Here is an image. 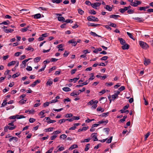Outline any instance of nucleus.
I'll use <instances>...</instances> for the list:
<instances>
[{
    "label": "nucleus",
    "instance_id": "44",
    "mask_svg": "<svg viewBox=\"0 0 153 153\" xmlns=\"http://www.w3.org/2000/svg\"><path fill=\"white\" fill-rule=\"evenodd\" d=\"M25 49L26 50L31 51H34V49L30 47H29L28 48H26Z\"/></svg>",
    "mask_w": 153,
    "mask_h": 153
},
{
    "label": "nucleus",
    "instance_id": "23",
    "mask_svg": "<svg viewBox=\"0 0 153 153\" xmlns=\"http://www.w3.org/2000/svg\"><path fill=\"white\" fill-rule=\"evenodd\" d=\"M150 63V61L149 59H145L144 61V64L145 65H147Z\"/></svg>",
    "mask_w": 153,
    "mask_h": 153
},
{
    "label": "nucleus",
    "instance_id": "57",
    "mask_svg": "<svg viewBox=\"0 0 153 153\" xmlns=\"http://www.w3.org/2000/svg\"><path fill=\"white\" fill-rule=\"evenodd\" d=\"M118 97V96L116 95L115 94L112 96V99L114 100Z\"/></svg>",
    "mask_w": 153,
    "mask_h": 153
},
{
    "label": "nucleus",
    "instance_id": "36",
    "mask_svg": "<svg viewBox=\"0 0 153 153\" xmlns=\"http://www.w3.org/2000/svg\"><path fill=\"white\" fill-rule=\"evenodd\" d=\"M112 138H113V137L111 136L110 137V138L107 140L106 143H110L111 142V141L112 139Z\"/></svg>",
    "mask_w": 153,
    "mask_h": 153
},
{
    "label": "nucleus",
    "instance_id": "63",
    "mask_svg": "<svg viewBox=\"0 0 153 153\" xmlns=\"http://www.w3.org/2000/svg\"><path fill=\"white\" fill-rule=\"evenodd\" d=\"M90 13L95 15L96 14V12L94 10H92L90 11Z\"/></svg>",
    "mask_w": 153,
    "mask_h": 153
},
{
    "label": "nucleus",
    "instance_id": "30",
    "mask_svg": "<svg viewBox=\"0 0 153 153\" xmlns=\"http://www.w3.org/2000/svg\"><path fill=\"white\" fill-rule=\"evenodd\" d=\"M67 136L65 134H62L60 136V138L61 139H63L65 140L67 137Z\"/></svg>",
    "mask_w": 153,
    "mask_h": 153
},
{
    "label": "nucleus",
    "instance_id": "8",
    "mask_svg": "<svg viewBox=\"0 0 153 153\" xmlns=\"http://www.w3.org/2000/svg\"><path fill=\"white\" fill-rule=\"evenodd\" d=\"M122 45L123 46H122V48L123 50L128 49L129 48V45L127 44H126L125 43Z\"/></svg>",
    "mask_w": 153,
    "mask_h": 153
},
{
    "label": "nucleus",
    "instance_id": "31",
    "mask_svg": "<svg viewBox=\"0 0 153 153\" xmlns=\"http://www.w3.org/2000/svg\"><path fill=\"white\" fill-rule=\"evenodd\" d=\"M29 27L28 26L27 27H24L21 30V32H24L26 31L27 30Z\"/></svg>",
    "mask_w": 153,
    "mask_h": 153
},
{
    "label": "nucleus",
    "instance_id": "39",
    "mask_svg": "<svg viewBox=\"0 0 153 153\" xmlns=\"http://www.w3.org/2000/svg\"><path fill=\"white\" fill-rule=\"evenodd\" d=\"M78 10L79 13L80 14L82 15L83 14L84 11L82 10H81V9H78Z\"/></svg>",
    "mask_w": 153,
    "mask_h": 153
},
{
    "label": "nucleus",
    "instance_id": "41",
    "mask_svg": "<svg viewBox=\"0 0 153 153\" xmlns=\"http://www.w3.org/2000/svg\"><path fill=\"white\" fill-rule=\"evenodd\" d=\"M7 100L6 99L4 100L1 104V106L2 107L4 106L7 103Z\"/></svg>",
    "mask_w": 153,
    "mask_h": 153
},
{
    "label": "nucleus",
    "instance_id": "47",
    "mask_svg": "<svg viewBox=\"0 0 153 153\" xmlns=\"http://www.w3.org/2000/svg\"><path fill=\"white\" fill-rule=\"evenodd\" d=\"M46 65H45L44 66H43L42 68H41V69H39V72L43 71L44 70L45 68H46Z\"/></svg>",
    "mask_w": 153,
    "mask_h": 153
},
{
    "label": "nucleus",
    "instance_id": "55",
    "mask_svg": "<svg viewBox=\"0 0 153 153\" xmlns=\"http://www.w3.org/2000/svg\"><path fill=\"white\" fill-rule=\"evenodd\" d=\"M19 75V74L18 73H16L15 74H14L12 76V78H15L16 77H17Z\"/></svg>",
    "mask_w": 153,
    "mask_h": 153
},
{
    "label": "nucleus",
    "instance_id": "28",
    "mask_svg": "<svg viewBox=\"0 0 153 153\" xmlns=\"http://www.w3.org/2000/svg\"><path fill=\"white\" fill-rule=\"evenodd\" d=\"M41 58L40 57H37L34 59V61L35 62H37L40 61Z\"/></svg>",
    "mask_w": 153,
    "mask_h": 153
},
{
    "label": "nucleus",
    "instance_id": "18",
    "mask_svg": "<svg viewBox=\"0 0 153 153\" xmlns=\"http://www.w3.org/2000/svg\"><path fill=\"white\" fill-rule=\"evenodd\" d=\"M14 31V30L11 29H5L4 32L6 33H11Z\"/></svg>",
    "mask_w": 153,
    "mask_h": 153
},
{
    "label": "nucleus",
    "instance_id": "49",
    "mask_svg": "<svg viewBox=\"0 0 153 153\" xmlns=\"http://www.w3.org/2000/svg\"><path fill=\"white\" fill-rule=\"evenodd\" d=\"M16 126H8V129L10 130H13L14 129H15L16 128Z\"/></svg>",
    "mask_w": 153,
    "mask_h": 153
},
{
    "label": "nucleus",
    "instance_id": "17",
    "mask_svg": "<svg viewBox=\"0 0 153 153\" xmlns=\"http://www.w3.org/2000/svg\"><path fill=\"white\" fill-rule=\"evenodd\" d=\"M88 128V127H84L82 128H80L78 129V132H80V131H85Z\"/></svg>",
    "mask_w": 153,
    "mask_h": 153
},
{
    "label": "nucleus",
    "instance_id": "53",
    "mask_svg": "<svg viewBox=\"0 0 153 153\" xmlns=\"http://www.w3.org/2000/svg\"><path fill=\"white\" fill-rule=\"evenodd\" d=\"M108 58V57L107 56H104L100 59L102 60H106Z\"/></svg>",
    "mask_w": 153,
    "mask_h": 153
},
{
    "label": "nucleus",
    "instance_id": "54",
    "mask_svg": "<svg viewBox=\"0 0 153 153\" xmlns=\"http://www.w3.org/2000/svg\"><path fill=\"white\" fill-rule=\"evenodd\" d=\"M85 3L88 5H91V4H92V3L89 1H86L85 2Z\"/></svg>",
    "mask_w": 153,
    "mask_h": 153
},
{
    "label": "nucleus",
    "instance_id": "7",
    "mask_svg": "<svg viewBox=\"0 0 153 153\" xmlns=\"http://www.w3.org/2000/svg\"><path fill=\"white\" fill-rule=\"evenodd\" d=\"M28 62L27 60L25 59L22 62V64L20 65L21 68H25L26 65V63Z\"/></svg>",
    "mask_w": 153,
    "mask_h": 153
},
{
    "label": "nucleus",
    "instance_id": "1",
    "mask_svg": "<svg viewBox=\"0 0 153 153\" xmlns=\"http://www.w3.org/2000/svg\"><path fill=\"white\" fill-rule=\"evenodd\" d=\"M98 102V101L97 100L94 101L93 100H91L89 102H88L87 105H92L91 108L92 109H95L97 107V104Z\"/></svg>",
    "mask_w": 153,
    "mask_h": 153
},
{
    "label": "nucleus",
    "instance_id": "26",
    "mask_svg": "<svg viewBox=\"0 0 153 153\" xmlns=\"http://www.w3.org/2000/svg\"><path fill=\"white\" fill-rule=\"evenodd\" d=\"M53 127L50 128H46L45 129L44 131L45 132H48V131H51L53 130Z\"/></svg>",
    "mask_w": 153,
    "mask_h": 153
},
{
    "label": "nucleus",
    "instance_id": "45",
    "mask_svg": "<svg viewBox=\"0 0 153 153\" xmlns=\"http://www.w3.org/2000/svg\"><path fill=\"white\" fill-rule=\"evenodd\" d=\"M26 69L28 71H30L32 70V68L31 66H27V68H26Z\"/></svg>",
    "mask_w": 153,
    "mask_h": 153
},
{
    "label": "nucleus",
    "instance_id": "22",
    "mask_svg": "<svg viewBox=\"0 0 153 153\" xmlns=\"http://www.w3.org/2000/svg\"><path fill=\"white\" fill-rule=\"evenodd\" d=\"M41 15L40 13H38L34 15V17L35 19H39L41 18Z\"/></svg>",
    "mask_w": 153,
    "mask_h": 153
},
{
    "label": "nucleus",
    "instance_id": "46",
    "mask_svg": "<svg viewBox=\"0 0 153 153\" xmlns=\"http://www.w3.org/2000/svg\"><path fill=\"white\" fill-rule=\"evenodd\" d=\"M75 91H74L73 92L71 93L70 94V95L72 96H77V95H79V94H76L75 92H74Z\"/></svg>",
    "mask_w": 153,
    "mask_h": 153
},
{
    "label": "nucleus",
    "instance_id": "10",
    "mask_svg": "<svg viewBox=\"0 0 153 153\" xmlns=\"http://www.w3.org/2000/svg\"><path fill=\"white\" fill-rule=\"evenodd\" d=\"M134 19L137 20V22H142L143 21V19L142 18H139V17H135L133 18Z\"/></svg>",
    "mask_w": 153,
    "mask_h": 153
},
{
    "label": "nucleus",
    "instance_id": "25",
    "mask_svg": "<svg viewBox=\"0 0 153 153\" xmlns=\"http://www.w3.org/2000/svg\"><path fill=\"white\" fill-rule=\"evenodd\" d=\"M97 111H100L101 112H104V109L103 108H101L100 107H99L97 108Z\"/></svg>",
    "mask_w": 153,
    "mask_h": 153
},
{
    "label": "nucleus",
    "instance_id": "43",
    "mask_svg": "<svg viewBox=\"0 0 153 153\" xmlns=\"http://www.w3.org/2000/svg\"><path fill=\"white\" fill-rule=\"evenodd\" d=\"M73 116V115L71 114H67L65 116V117L66 118H70L72 117Z\"/></svg>",
    "mask_w": 153,
    "mask_h": 153
},
{
    "label": "nucleus",
    "instance_id": "52",
    "mask_svg": "<svg viewBox=\"0 0 153 153\" xmlns=\"http://www.w3.org/2000/svg\"><path fill=\"white\" fill-rule=\"evenodd\" d=\"M125 87L124 86H121L120 88L118 89V90L121 91L125 90Z\"/></svg>",
    "mask_w": 153,
    "mask_h": 153
},
{
    "label": "nucleus",
    "instance_id": "34",
    "mask_svg": "<svg viewBox=\"0 0 153 153\" xmlns=\"http://www.w3.org/2000/svg\"><path fill=\"white\" fill-rule=\"evenodd\" d=\"M109 115V112H107L106 113H103L101 114V116L102 117H106L107 116Z\"/></svg>",
    "mask_w": 153,
    "mask_h": 153
},
{
    "label": "nucleus",
    "instance_id": "15",
    "mask_svg": "<svg viewBox=\"0 0 153 153\" xmlns=\"http://www.w3.org/2000/svg\"><path fill=\"white\" fill-rule=\"evenodd\" d=\"M118 40L120 42V43L122 45H123L126 43V42L125 40L122 38H119Z\"/></svg>",
    "mask_w": 153,
    "mask_h": 153
},
{
    "label": "nucleus",
    "instance_id": "58",
    "mask_svg": "<svg viewBox=\"0 0 153 153\" xmlns=\"http://www.w3.org/2000/svg\"><path fill=\"white\" fill-rule=\"evenodd\" d=\"M35 119L33 118H30L29 120V122L30 123H33L35 121Z\"/></svg>",
    "mask_w": 153,
    "mask_h": 153
},
{
    "label": "nucleus",
    "instance_id": "3",
    "mask_svg": "<svg viewBox=\"0 0 153 153\" xmlns=\"http://www.w3.org/2000/svg\"><path fill=\"white\" fill-rule=\"evenodd\" d=\"M87 19L89 21L97 22L99 21L97 18L93 16H89L87 18Z\"/></svg>",
    "mask_w": 153,
    "mask_h": 153
},
{
    "label": "nucleus",
    "instance_id": "48",
    "mask_svg": "<svg viewBox=\"0 0 153 153\" xmlns=\"http://www.w3.org/2000/svg\"><path fill=\"white\" fill-rule=\"evenodd\" d=\"M65 119H61L58 122V123L61 124L62 123H65Z\"/></svg>",
    "mask_w": 153,
    "mask_h": 153
},
{
    "label": "nucleus",
    "instance_id": "62",
    "mask_svg": "<svg viewBox=\"0 0 153 153\" xmlns=\"http://www.w3.org/2000/svg\"><path fill=\"white\" fill-rule=\"evenodd\" d=\"M109 26L114 27H116L117 26V25L115 24L112 23H110V24L109 25Z\"/></svg>",
    "mask_w": 153,
    "mask_h": 153
},
{
    "label": "nucleus",
    "instance_id": "42",
    "mask_svg": "<svg viewBox=\"0 0 153 153\" xmlns=\"http://www.w3.org/2000/svg\"><path fill=\"white\" fill-rule=\"evenodd\" d=\"M150 134L149 132H148L145 135V140H147V138L149 137Z\"/></svg>",
    "mask_w": 153,
    "mask_h": 153
},
{
    "label": "nucleus",
    "instance_id": "20",
    "mask_svg": "<svg viewBox=\"0 0 153 153\" xmlns=\"http://www.w3.org/2000/svg\"><path fill=\"white\" fill-rule=\"evenodd\" d=\"M127 10V8L126 7H125L124 8H121L119 9V11L122 13H124L125 11Z\"/></svg>",
    "mask_w": 153,
    "mask_h": 153
},
{
    "label": "nucleus",
    "instance_id": "61",
    "mask_svg": "<svg viewBox=\"0 0 153 153\" xmlns=\"http://www.w3.org/2000/svg\"><path fill=\"white\" fill-rule=\"evenodd\" d=\"M69 52L67 51H65L64 53L63 54V56L64 57L67 56L69 54Z\"/></svg>",
    "mask_w": 153,
    "mask_h": 153
},
{
    "label": "nucleus",
    "instance_id": "51",
    "mask_svg": "<svg viewBox=\"0 0 153 153\" xmlns=\"http://www.w3.org/2000/svg\"><path fill=\"white\" fill-rule=\"evenodd\" d=\"M131 6H133L134 7H137V6L136 2L135 1H134V2H133V1H132V2L131 3Z\"/></svg>",
    "mask_w": 153,
    "mask_h": 153
},
{
    "label": "nucleus",
    "instance_id": "27",
    "mask_svg": "<svg viewBox=\"0 0 153 153\" xmlns=\"http://www.w3.org/2000/svg\"><path fill=\"white\" fill-rule=\"evenodd\" d=\"M99 25V24H95L93 23H89L88 24V26H92V27H96L98 25Z\"/></svg>",
    "mask_w": 153,
    "mask_h": 153
},
{
    "label": "nucleus",
    "instance_id": "32",
    "mask_svg": "<svg viewBox=\"0 0 153 153\" xmlns=\"http://www.w3.org/2000/svg\"><path fill=\"white\" fill-rule=\"evenodd\" d=\"M58 20L59 21H65V18L62 16L59 17L58 18Z\"/></svg>",
    "mask_w": 153,
    "mask_h": 153
},
{
    "label": "nucleus",
    "instance_id": "29",
    "mask_svg": "<svg viewBox=\"0 0 153 153\" xmlns=\"http://www.w3.org/2000/svg\"><path fill=\"white\" fill-rule=\"evenodd\" d=\"M53 82L52 81L50 80H49L46 83V85L51 86L53 84Z\"/></svg>",
    "mask_w": 153,
    "mask_h": 153
},
{
    "label": "nucleus",
    "instance_id": "16",
    "mask_svg": "<svg viewBox=\"0 0 153 153\" xmlns=\"http://www.w3.org/2000/svg\"><path fill=\"white\" fill-rule=\"evenodd\" d=\"M18 138L15 137H12L11 136L10 138L9 139V141L11 142L13 140H14L15 141H18Z\"/></svg>",
    "mask_w": 153,
    "mask_h": 153
},
{
    "label": "nucleus",
    "instance_id": "35",
    "mask_svg": "<svg viewBox=\"0 0 153 153\" xmlns=\"http://www.w3.org/2000/svg\"><path fill=\"white\" fill-rule=\"evenodd\" d=\"M90 145V144H88L86 145L85 148V151H87L88 150L89 148Z\"/></svg>",
    "mask_w": 153,
    "mask_h": 153
},
{
    "label": "nucleus",
    "instance_id": "13",
    "mask_svg": "<svg viewBox=\"0 0 153 153\" xmlns=\"http://www.w3.org/2000/svg\"><path fill=\"white\" fill-rule=\"evenodd\" d=\"M78 147V145L76 144H74L71 146L69 148V150H72L73 149L77 148Z\"/></svg>",
    "mask_w": 153,
    "mask_h": 153
},
{
    "label": "nucleus",
    "instance_id": "33",
    "mask_svg": "<svg viewBox=\"0 0 153 153\" xmlns=\"http://www.w3.org/2000/svg\"><path fill=\"white\" fill-rule=\"evenodd\" d=\"M90 34L94 36H99L101 37L100 36H99L97 35L95 33L91 31L90 33Z\"/></svg>",
    "mask_w": 153,
    "mask_h": 153
},
{
    "label": "nucleus",
    "instance_id": "19",
    "mask_svg": "<svg viewBox=\"0 0 153 153\" xmlns=\"http://www.w3.org/2000/svg\"><path fill=\"white\" fill-rule=\"evenodd\" d=\"M16 63V61H13L7 64V66H10L11 65H15Z\"/></svg>",
    "mask_w": 153,
    "mask_h": 153
},
{
    "label": "nucleus",
    "instance_id": "38",
    "mask_svg": "<svg viewBox=\"0 0 153 153\" xmlns=\"http://www.w3.org/2000/svg\"><path fill=\"white\" fill-rule=\"evenodd\" d=\"M61 131L60 130H57L55 131L53 133V134H59L61 133Z\"/></svg>",
    "mask_w": 153,
    "mask_h": 153
},
{
    "label": "nucleus",
    "instance_id": "40",
    "mask_svg": "<svg viewBox=\"0 0 153 153\" xmlns=\"http://www.w3.org/2000/svg\"><path fill=\"white\" fill-rule=\"evenodd\" d=\"M56 69V68L55 66H53V67L51 68L49 70L48 73H51L52 71L55 70Z\"/></svg>",
    "mask_w": 153,
    "mask_h": 153
},
{
    "label": "nucleus",
    "instance_id": "5",
    "mask_svg": "<svg viewBox=\"0 0 153 153\" xmlns=\"http://www.w3.org/2000/svg\"><path fill=\"white\" fill-rule=\"evenodd\" d=\"M91 137L93 138V140L94 141H98V140L97 138V133H93L91 135Z\"/></svg>",
    "mask_w": 153,
    "mask_h": 153
},
{
    "label": "nucleus",
    "instance_id": "50",
    "mask_svg": "<svg viewBox=\"0 0 153 153\" xmlns=\"http://www.w3.org/2000/svg\"><path fill=\"white\" fill-rule=\"evenodd\" d=\"M127 34L128 35L131 39H133V36L132 35V34L128 32H127Z\"/></svg>",
    "mask_w": 153,
    "mask_h": 153
},
{
    "label": "nucleus",
    "instance_id": "2",
    "mask_svg": "<svg viewBox=\"0 0 153 153\" xmlns=\"http://www.w3.org/2000/svg\"><path fill=\"white\" fill-rule=\"evenodd\" d=\"M139 44L143 49H147L149 48V46L146 43L143 41H140Z\"/></svg>",
    "mask_w": 153,
    "mask_h": 153
},
{
    "label": "nucleus",
    "instance_id": "14",
    "mask_svg": "<svg viewBox=\"0 0 153 153\" xmlns=\"http://www.w3.org/2000/svg\"><path fill=\"white\" fill-rule=\"evenodd\" d=\"M120 17V16L118 15H111L110 16V18H113L115 19H117L118 17Z\"/></svg>",
    "mask_w": 153,
    "mask_h": 153
},
{
    "label": "nucleus",
    "instance_id": "11",
    "mask_svg": "<svg viewBox=\"0 0 153 153\" xmlns=\"http://www.w3.org/2000/svg\"><path fill=\"white\" fill-rule=\"evenodd\" d=\"M80 124L79 123H75L74 124V126L73 127H71L69 129L71 130H75L76 127V126L79 125Z\"/></svg>",
    "mask_w": 153,
    "mask_h": 153
},
{
    "label": "nucleus",
    "instance_id": "59",
    "mask_svg": "<svg viewBox=\"0 0 153 153\" xmlns=\"http://www.w3.org/2000/svg\"><path fill=\"white\" fill-rule=\"evenodd\" d=\"M56 121L55 120L49 119V121H47V123L48 124H50L51 123H53L54 122H55Z\"/></svg>",
    "mask_w": 153,
    "mask_h": 153
},
{
    "label": "nucleus",
    "instance_id": "12",
    "mask_svg": "<svg viewBox=\"0 0 153 153\" xmlns=\"http://www.w3.org/2000/svg\"><path fill=\"white\" fill-rule=\"evenodd\" d=\"M104 8L107 10L110 11H111L112 10V7L108 5H106L104 7Z\"/></svg>",
    "mask_w": 153,
    "mask_h": 153
},
{
    "label": "nucleus",
    "instance_id": "60",
    "mask_svg": "<svg viewBox=\"0 0 153 153\" xmlns=\"http://www.w3.org/2000/svg\"><path fill=\"white\" fill-rule=\"evenodd\" d=\"M91 74L92 75V76L91 77L89 78L88 80H93L94 79V78L93 77L94 75V73H92Z\"/></svg>",
    "mask_w": 153,
    "mask_h": 153
},
{
    "label": "nucleus",
    "instance_id": "64",
    "mask_svg": "<svg viewBox=\"0 0 153 153\" xmlns=\"http://www.w3.org/2000/svg\"><path fill=\"white\" fill-rule=\"evenodd\" d=\"M41 105V103L39 102H37L34 105V107H36Z\"/></svg>",
    "mask_w": 153,
    "mask_h": 153
},
{
    "label": "nucleus",
    "instance_id": "56",
    "mask_svg": "<svg viewBox=\"0 0 153 153\" xmlns=\"http://www.w3.org/2000/svg\"><path fill=\"white\" fill-rule=\"evenodd\" d=\"M65 22H66L67 23H73V21L70 19H68L66 20L65 21Z\"/></svg>",
    "mask_w": 153,
    "mask_h": 153
},
{
    "label": "nucleus",
    "instance_id": "4",
    "mask_svg": "<svg viewBox=\"0 0 153 153\" xmlns=\"http://www.w3.org/2000/svg\"><path fill=\"white\" fill-rule=\"evenodd\" d=\"M101 4V3L100 2L94 3L91 4V6L93 8L97 9V7L100 6Z\"/></svg>",
    "mask_w": 153,
    "mask_h": 153
},
{
    "label": "nucleus",
    "instance_id": "24",
    "mask_svg": "<svg viewBox=\"0 0 153 153\" xmlns=\"http://www.w3.org/2000/svg\"><path fill=\"white\" fill-rule=\"evenodd\" d=\"M16 116V118L18 119H21L25 118V117L23 115H17Z\"/></svg>",
    "mask_w": 153,
    "mask_h": 153
},
{
    "label": "nucleus",
    "instance_id": "6",
    "mask_svg": "<svg viewBox=\"0 0 153 153\" xmlns=\"http://www.w3.org/2000/svg\"><path fill=\"white\" fill-rule=\"evenodd\" d=\"M45 113V110H43L39 113V115L40 116L41 118H43L45 117V116L44 114Z\"/></svg>",
    "mask_w": 153,
    "mask_h": 153
},
{
    "label": "nucleus",
    "instance_id": "37",
    "mask_svg": "<svg viewBox=\"0 0 153 153\" xmlns=\"http://www.w3.org/2000/svg\"><path fill=\"white\" fill-rule=\"evenodd\" d=\"M105 85L108 86H111L112 85L113 83L112 82H110L109 83L106 82L105 83Z\"/></svg>",
    "mask_w": 153,
    "mask_h": 153
},
{
    "label": "nucleus",
    "instance_id": "21",
    "mask_svg": "<svg viewBox=\"0 0 153 153\" xmlns=\"http://www.w3.org/2000/svg\"><path fill=\"white\" fill-rule=\"evenodd\" d=\"M62 90L65 92H68L71 91V89L68 87H64L62 88Z\"/></svg>",
    "mask_w": 153,
    "mask_h": 153
},
{
    "label": "nucleus",
    "instance_id": "9",
    "mask_svg": "<svg viewBox=\"0 0 153 153\" xmlns=\"http://www.w3.org/2000/svg\"><path fill=\"white\" fill-rule=\"evenodd\" d=\"M40 82V81L39 80H37L35 81L33 84H31L30 86L32 87H34L37 84L39 83Z\"/></svg>",
    "mask_w": 153,
    "mask_h": 153
}]
</instances>
